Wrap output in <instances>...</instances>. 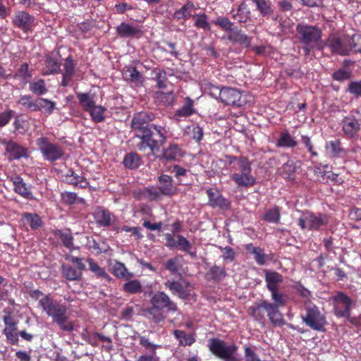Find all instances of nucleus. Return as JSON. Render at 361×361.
<instances>
[{"mask_svg":"<svg viewBox=\"0 0 361 361\" xmlns=\"http://www.w3.org/2000/svg\"><path fill=\"white\" fill-rule=\"evenodd\" d=\"M173 335L178 341L179 345L183 346H190L195 341L194 334H186L185 331L182 330H174Z\"/></svg>","mask_w":361,"mask_h":361,"instance_id":"obj_30","label":"nucleus"},{"mask_svg":"<svg viewBox=\"0 0 361 361\" xmlns=\"http://www.w3.org/2000/svg\"><path fill=\"white\" fill-rule=\"evenodd\" d=\"M226 276L227 273L225 267H220L215 264L211 267L209 271L205 274V279L208 281L218 283L224 279Z\"/></svg>","mask_w":361,"mask_h":361,"instance_id":"obj_20","label":"nucleus"},{"mask_svg":"<svg viewBox=\"0 0 361 361\" xmlns=\"http://www.w3.org/2000/svg\"><path fill=\"white\" fill-rule=\"evenodd\" d=\"M278 145L280 147H294L297 145V142L289 133L282 134L278 140Z\"/></svg>","mask_w":361,"mask_h":361,"instance_id":"obj_47","label":"nucleus"},{"mask_svg":"<svg viewBox=\"0 0 361 361\" xmlns=\"http://www.w3.org/2000/svg\"><path fill=\"white\" fill-rule=\"evenodd\" d=\"M123 290L130 293H137L142 291L140 283L137 280L130 281L123 284Z\"/></svg>","mask_w":361,"mask_h":361,"instance_id":"obj_49","label":"nucleus"},{"mask_svg":"<svg viewBox=\"0 0 361 361\" xmlns=\"http://www.w3.org/2000/svg\"><path fill=\"white\" fill-rule=\"evenodd\" d=\"M150 303L152 307L164 310L166 309L169 312H176L177 306L164 292H157L154 293L150 299Z\"/></svg>","mask_w":361,"mask_h":361,"instance_id":"obj_13","label":"nucleus"},{"mask_svg":"<svg viewBox=\"0 0 361 361\" xmlns=\"http://www.w3.org/2000/svg\"><path fill=\"white\" fill-rule=\"evenodd\" d=\"M87 246L97 254L105 253L109 248L108 244L104 240L97 242L93 238L87 239Z\"/></svg>","mask_w":361,"mask_h":361,"instance_id":"obj_35","label":"nucleus"},{"mask_svg":"<svg viewBox=\"0 0 361 361\" xmlns=\"http://www.w3.org/2000/svg\"><path fill=\"white\" fill-rule=\"evenodd\" d=\"M329 221V216L325 214L313 213L305 211L298 219V225L302 229L309 231H321Z\"/></svg>","mask_w":361,"mask_h":361,"instance_id":"obj_5","label":"nucleus"},{"mask_svg":"<svg viewBox=\"0 0 361 361\" xmlns=\"http://www.w3.org/2000/svg\"><path fill=\"white\" fill-rule=\"evenodd\" d=\"M112 274L117 278L125 279H129L133 276V274L128 271L124 264L117 261L112 267Z\"/></svg>","mask_w":361,"mask_h":361,"instance_id":"obj_37","label":"nucleus"},{"mask_svg":"<svg viewBox=\"0 0 361 361\" xmlns=\"http://www.w3.org/2000/svg\"><path fill=\"white\" fill-rule=\"evenodd\" d=\"M59 52L52 53V56L47 57V75L56 73L60 70V60Z\"/></svg>","mask_w":361,"mask_h":361,"instance_id":"obj_36","label":"nucleus"},{"mask_svg":"<svg viewBox=\"0 0 361 361\" xmlns=\"http://www.w3.org/2000/svg\"><path fill=\"white\" fill-rule=\"evenodd\" d=\"M246 249L254 255V258L258 264L263 265L265 264V255L262 249L259 247H254L252 244L247 245Z\"/></svg>","mask_w":361,"mask_h":361,"instance_id":"obj_41","label":"nucleus"},{"mask_svg":"<svg viewBox=\"0 0 361 361\" xmlns=\"http://www.w3.org/2000/svg\"><path fill=\"white\" fill-rule=\"evenodd\" d=\"M47 314L52 318L53 323L56 324L61 330L66 332L73 331V324L68 322L66 305L58 302L49 295H47Z\"/></svg>","mask_w":361,"mask_h":361,"instance_id":"obj_2","label":"nucleus"},{"mask_svg":"<svg viewBox=\"0 0 361 361\" xmlns=\"http://www.w3.org/2000/svg\"><path fill=\"white\" fill-rule=\"evenodd\" d=\"M154 118L152 113L140 111L134 114L131 120V128L135 132L137 137L156 135L149 128V123Z\"/></svg>","mask_w":361,"mask_h":361,"instance_id":"obj_6","label":"nucleus"},{"mask_svg":"<svg viewBox=\"0 0 361 361\" xmlns=\"http://www.w3.org/2000/svg\"><path fill=\"white\" fill-rule=\"evenodd\" d=\"M207 194L209 197V204L212 207L228 209L230 207V202L221 194L214 192L212 188L207 190Z\"/></svg>","mask_w":361,"mask_h":361,"instance_id":"obj_19","label":"nucleus"},{"mask_svg":"<svg viewBox=\"0 0 361 361\" xmlns=\"http://www.w3.org/2000/svg\"><path fill=\"white\" fill-rule=\"evenodd\" d=\"M61 273L63 276L68 281H80L82 279V271L69 264H62Z\"/></svg>","mask_w":361,"mask_h":361,"instance_id":"obj_27","label":"nucleus"},{"mask_svg":"<svg viewBox=\"0 0 361 361\" xmlns=\"http://www.w3.org/2000/svg\"><path fill=\"white\" fill-rule=\"evenodd\" d=\"M327 46L334 54L346 56L350 52V47L348 44V36L343 38L336 35H330L326 42Z\"/></svg>","mask_w":361,"mask_h":361,"instance_id":"obj_11","label":"nucleus"},{"mask_svg":"<svg viewBox=\"0 0 361 361\" xmlns=\"http://www.w3.org/2000/svg\"><path fill=\"white\" fill-rule=\"evenodd\" d=\"M158 190L161 195L171 197L176 192V188L173 184L172 178L166 174H162L158 177Z\"/></svg>","mask_w":361,"mask_h":361,"instance_id":"obj_16","label":"nucleus"},{"mask_svg":"<svg viewBox=\"0 0 361 361\" xmlns=\"http://www.w3.org/2000/svg\"><path fill=\"white\" fill-rule=\"evenodd\" d=\"M194 8V4L192 2H188L174 13L173 18L176 20H187L191 16V11Z\"/></svg>","mask_w":361,"mask_h":361,"instance_id":"obj_38","label":"nucleus"},{"mask_svg":"<svg viewBox=\"0 0 361 361\" xmlns=\"http://www.w3.org/2000/svg\"><path fill=\"white\" fill-rule=\"evenodd\" d=\"M306 314L302 315V322L310 329L319 332H325L327 324L326 317L313 304L305 307Z\"/></svg>","mask_w":361,"mask_h":361,"instance_id":"obj_4","label":"nucleus"},{"mask_svg":"<svg viewBox=\"0 0 361 361\" xmlns=\"http://www.w3.org/2000/svg\"><path fill=\"white\" fill-rule=\"evenodd\" d=\"M177 238V246H178L181 250L188 253L192 258L196 257V253L190 251L192 247L190 243L183 235H178Z\"/></svg>","mask_w":361,"mask_h":361,"instance_id":"obj_42","label":"nucleus"},{"mask_svg":"<svg viewBox=\"0 0 361 361\" xmlns=\"http://www.w3.org/2000/svg\"><path fill=\"white\" fill-rule=\"evenodd\" d=\"M61 196L63 202L68 205L76 203L78 200L77 194L72 192H63Z\"/></svg>","mask_w":361,"mask_h":361,"instance_id":"obj_62","label":"nucleus"},{"mask_svg":"<svg viewBox=\"0 0 361 361\" xmlns=\"http://www.w3.org/2000/svg\"><path fill=\"white\" fill-rule=\"evenodd\" d=\"M227 39L232 43H236L241 47L248 48L251 44V37L244 34L241 30L235 27L231 33H228Z\"/></svg>","mask_w":361,"mask_h":361,"instance_id":"obj_17","label":"nucleus"},{"mask_svg":"<svg viewBox=\"0 0 361 361\" xmlns=\"http://www.w3.org/2000/svg\"><path fill=\"white\" fill-rule=\"evenodd\" d=\"M280 209L279 207H275L272 209L268 210L264 216V220L269 223L277 224L280 220Z\"/></svg>","mask_w":361,"mask_h":361,"instance_id":"obj_43","label":"nucleus"},{"mask_svg":"<svg viewBox=\"0 0 361 361\" xmlns=\"http://www.w3.org/2000/svg\"><path fill=\"white\" fill-rule=\"evenodd\" d=\"M142 195L144 197L149 200H158L161 198V193L159 190H154L153 188H145V190L142 192Z\"/></svg>","mask_w":361,"mask_h":361,"instance_id":"obj_59","label":"nucleus"},{"mask_svg":"<svg viewBox=\"0 0 361 361\" xmlns=\"http://www.w3.org/2000/svg\"><path fill=\"white\" fill-rule=\"evenodd\" d=\"M237 164L238 166V169L240 171V173L251 172V164L247 157L243 156L238 157Z\"/></svg>","mask_w":361,"mask_h":361,"instance_id":"obj_56","label":"nucleus"},{"mask_svg":"<svg viewBox=\"0 0 361 361\" xmlns=\"http://www.w3.org/2000/svg\"><path fill=\"white\" fill-rule=\"evenodd\" d=\"M117 35L122 38H139L143 35V32L139 25L121 23L116 27Z\"/></svg>","mask_w":361,"mask_h":361,"instance_id":"obj_14","label":"nucleus"},{"mask_svg":"<svg viewBox=\"0 0 361 361\" xmlns=\"http://www.w3.org/2000/svg\"><path fill=\"white\" fill-rule=\"evenodd\" d=\"M90 266V269L97 276L103 277L106 281H110L109 276L106 274L104 269L99 266L98 264L94 262L92 259H89L87 260Z\"/></svg>","mask_w":361,"mask_h":361,"instance_id":"obj_44","label":"nucleus"},{"mask_svg":"<svg viewBox=\"0 0 361 361\" xmlns=\"http://www.w3.org/2000/svg\"><path fill=\"white\" fill-rule=\"evenodd\" d=\"M298 163L299 162L295 161L293 159H288L287 162L283 165V172L286 173L288 176H290L295 173L298 169H299L300 166L297 165Z\"/></svg>","mask_w":361,"mask_h":361,"instance_id":"obj_52","label":"nucleus"},{"mask_svg":"<svg viewBox=\"0 0 361 361\" xmlns=\"http://www.w3.org/2000/svg\"><path fill=\"white\" fill-rule=\"evenodd\" d=\"M332 78L340 82L347 80L351 78V73L344 69H339L332 74Z\"/></svg>","mask_w":361,"mask_h":361,"instance_id":"obj_61","label":"nucleus"},{"mask_svg":"<svg viewBox=\"0 0 361 361\" xmlns=\"http://www.w3.org/2000/svg\"><path fill=\"white\" fill-rule=\"evenodd\" d=\"M231 179L238 185L239 187H250L255 185L256 183L255 178L249 173H234L231 176Z\"/></svg>","mask_w":361,"mask_h":361,"instance_id":"obj_21","label":"nucleus"},{"mask_svg":"<svg viewBox=\"0 0 361 361\" xmlns=\"http://www.w3.org/2000/svg\"><path fill=\"white\" fill-rule=\"evenodd\" d=\"M347 91L356 98L361 97V85L359 80L350 82Z\"/></svg>","mask_w":361,"mask_h":361,"instance_id":"obj_60","label":"nucleus"},{"mask_svg":"<svg viewBox=\"0 0 361 361\" xmlns=\"http://www.w3.org/2000/svg\"><path fill=\"white\" fill-rule=\"evenodd\" d=\"M264 279L267 283V288L269 291H274L279 289V284L283 281V276L279 273L274 271L264 270Z\"/></svg>","mask_w":361,"mask_h":361,"instance_id":"obj_18","label":"nucleus"},{"mask_svg":"<svg viewBox=\"0 0 361 361\" xmlns=\"http://www.w3.org/2000/svg\"><path fill=\"white\" fill-rule=\"evenodd\" d=\"M193 103V100L190 97H186L185 104L176 111L174 116L188 117L192 115L195 112L192 108Z\"/></svg>","mask_w":361,"mask_h":361,"instance_id":"obj_40","label":"nucleus"},{"mask_svg":"<svg viewBox=\"0 0 361 361\" xmlns=\"http://www.w3.org/2000/svg\"><path fill=\"white\" fill-rule=\"evenodd\" d=\"M348 44L350 47V51L361 53V35H353L351 37L348 36Z\"/></svg>","mask_w":361,"mask_h":361,"instance_id":"obj_51","label":"nucleus"},{"mask_svg":"<svg viewBox=\"0 0 361 361\" xmlns=\"http://www.w3.org/2000/svg\"><path fill=\"white\" fill-rule=\"evenodd\" d=\"M63 154L62 149L56 145L47 142V159L54 161L60 159Z\"/></svg>","mask_w":361,"mask_h":361,"instance_id":"obj_33","label":"nucleus"},{"mask_svg":"<svg viewBox=\"0 0 361 361\" xmlns=\"http://www.w3.org/2000/svg\"><path fill=\"white\" fill-rule=\"evenodd\" d=\"M343 131L346 137H355L360 130V124L354 116H346L342 121Z\"/></svg>","mask_w":361,"mask_h":361,"instance_id":"obj_15","label":"nucleus"},{"mask_svg":"<svg viewBox=\"0 0 361 361\" xmlns=\"http://www.w3.org/2000/svg\"><path fill=\"white\" fill-rule=\"evenodd\" d=\"M24 217L32 229H36L41 225L40 218L37 214H25Z\"/></svg>","mask_w":361,"mask_h":361,"instance_id":"obj_58","label":"nucleus"},{"mask_svg":"<svg viewBox=\"0 0 361 361\" xmlns=\"http://www.w3.org/2000/svg\"><path fill=\"white\" fill-rule=\"evenodd\" d=\"M208 342V348L212 353L224 361L234 356L238 349L236 345H227L224 341L219 338H212Z\"/></svg>","mask_w":361,"mask_h":361,"instance_id":"obj_9","label":"nucleus"},{"mask_svg":"<svg viewBox=\"0 0 361 361\" xmlns=\"http://www.w3.org/2000/svg\"><path fill=\"white\" fill-rule=\"evenodd\" d=\"M154 80L157 81V86L159 89H163L166 87L167 76L164 71H159L155 75Z\"/></svg>","mask_w":361,"mask_h":361,"instance_id":"obj_63","label":"nucleus"},{"mask_svg":"<svg viewBox=\"0 0 361 361\" xmlns=\"http://www.w3.org/2000/svg\"><path fill=\"white\" fill-rule=\"evenodd\" d=\"M123 164L130 169H135L141 165V158L135 152H130L125 155Z\"/></svg>","mask_w":361,"mask_h":361,"instance_id":"obj_31","label":"nucleus"},{"mask_svg":"<svg viewBox=\"0 0 361 361\" xmlns=\"http://www.w3.org/2000/svg\"><path fill=\"white\" fill-rule=\"evenodd\" d=\"M96 222L101 226H109L111 224V214L104 209H97L94 213Z\"/></svg>","mask_w":361,"mask_h":361,"instance_id":"obj_34","label":"nucleus"},{"mask_svg":"<svg viewBox=\"0 0 361 361\" xmlns=\"http://www.w3.org/2000/svg\"><path fill=\"white\" fill-rule=\"evenodd\" d=\"M32 17L25 11H18L13 17V22L16 26L27 31L32 21Z\"/></svg>","mask_w":361,"mask_h":361,"instance_id":"obj_22","label":"nucleus"},{"mask_svg":"<svg viewBox=\"0 0 361 361\" xmlns=\"http://www.w3.org/2000/svg\"><path fill=\"white\" fill-rule=\"evenodd\" d=\"M183 157L181 149L176 145H170L164 151L163 158L166 161H176Z\"/></svg>","mask_w":361,"mask_h":361,"instance_id":"obj_32","label":"nucleus"},{"mask_svg":"<svg viewBox=\"0 0 361 361\" xmlns=\"http://www.w3.org/2000/svg\"><path fill=\"white\" fill-rule=\"evenodd\" d=\"M30 90L36 94H42L45 91V85L43 80L39 79L37 81H33L30 84Z\"/></svg>","mask_w":361,"mask_h":361,"instance_id":"obj_53","label":"nucleus"},{"mask_svg":"<svg viewBox=\"0 0 361 361\" xmlns=\"http://www.w3.org/2000/svg\"><path fill=\"white\" fill-rule=\"evenodd\" d=\"M140 338V344L143 346L146 350H147L150 354L149 355H155V351L157 348H159V345L154 344L149 341V340L142 336H139Z\"/></svg>","mask_w":361,"mask_h":361,"instance_id":"obj_50","label":"nucleus"},{"mask_svg":"<svg viewBox=\"0 0 361 361\" xmlns=\"http://www.w3.org/2000/svg\"><path fill=\"white\" fill-rule=\"evenodd\" d=\"M330 148L331 152L334 157L338 156L341 152L343 151V148L341 147V141L340 140H335L329 142L326 145V148Z\"/></svg>","mask_w":361,"mask_h":361,"instance_id":"obj_64","label":"nucleus"},{"mask_svg":"<svg viewBox=\"0 0 361 361\" xmlns=\"http://www.w3.org/2000/svg\"><path fill=\"white\" fill-rule=\"evenodd\" d=\"M4 334L6 336L7 341L11 345H16L18 341V335L17 333V326L10 328H5L4 329Z\"/></svg>","mask_w":361,"mask_h":361,"instance_id":"obj_46","label":"nucleus"},{"mask_svg":"<svg viewBox=\"0 0 361 361\" xmlns=\"http://www.w3.org/2000/svg\"><path fill=\"white\" fill-rule=\"evenodd\" d=\"M331 300L335 315L337 317L347 318L349 322L354 324V319L350 317L352 300L342 291L336 292L331 296Z\"/></svg>","mask_w":361,"mask_h":361,"instance_id":"obj_7","label":"nucleus"},{"mask_svg":"<svg viewBox=\"0 0 361 361\" xmlns=\"http://www.w3.org/2000/svg\"><path fill=\"white\" fill-rule=\"evenodd\" d=\"M214 23L216 25L221 27L225 31L229 32V33H231L232 30L235 29V27H233V23L228 18L226 17L218 18L216 20L214 21Z\"/></svg>","mask_w":361,"mask_h":361,"instance_id":"obj_48","label":"nucleus"},{"mask_svg":"<svg viewBox=\"0 0 361 361\" xmlns=\"http://www.w3.org/2000/svg\"><path fill=\"white\" fill-rule=\"evenodd\" d=\"M18 103L30 111H37L44 107L45 100L38 99L34 102L31 100L30 96L24 95L20 97Z\"/></svg>","mask_w":361,"mask_h":361,"instance_id":"obj_25","label":"nucleus"},{"mask_svg":"<svg viewBox=\"0 0 361 361\" xmlns=\"http://www.w3.org/2000/svg\"><path fill=\"white\" fill-rule=\"evenodd\" d=\"M105 110H106V109L102 107V106H96L95 105L90 111L92 119L96 123H99V122L103 121L104 120L103 114Z\"/></svg>","mask_w":361,"mask_h":361,"instance_id":"obj_45","label":"nucleus"},{"mask_svg":"<svg viewBox=\"0 0 361 361\" xmlns=\"http://www.w3.org/2000/svg\"><path fill=\"white\" fill-rule=\"evenodd\" d=\"M154 129L156 130V135H147L146 137H140L141 142L137 144V148L140 150H145L149 147L152 153L159 150V147L165 141L166 137L161 132V128L155 125L153 126Z\"/></svg>","mask_w":361,"mask_h":361,"instance_id":"obj_10","label":"nucleus"},{"mask_svg":"<svg viewBox=\"0 0 361 361\" xmlns=\"http://www.w3.org/2000/svg\"><path fill=\"white\" fill-rule=\"evenodd\" d=\"M9 180L13 184L16 192L26 198L31 197L32 194L21 177L13 176L10 177Z\"/></svg>","mask_w":361,"mask_h":361,"instance_id":"obj_23","label":"nucleus"},{"mask_svg":"<svg viewBox=\"0 0 361 361\" xmlns=\"http://www.w3.org/2000/svg\"><path fill=\"white\" fill-rule=\"evenodd\" d=\"M161 310L151 307L147 309L146 312L152 316V319L154 323L159 324L164 320V316L161 312Z\"/></svg>","mask_w":361,"mask_h":361,"instance_id":"obj_57","label":"nucleus"},{"mask_svg":"<svg viewBox=\"0 0 361 361\" xmlns=\"http://www.w3.org/2000/svg\"><path fill=\"white\" fill-rule=\"evenodd\" d=\"M213 88L216 92H212V96L215 98L219 97L222 103L237 107L243 106L245 104V101L242 99L241 92L238 90L228 87L221 89L218 87Z\"/></svg>","mask_w":361,"mask_h":361,"instance_id":"obj_8","label":"nucleus"},{"mask_svg":"<svg viewBox=\"0 0 361 361\" xmlns=\"http://www.w3.org/2000/svg\"><path fill=\"white\" fill-rule=\"evenodd\" d=\"M164 285L171 292L177 295L180 298L187 300L190 295L192 285L190 282L185 280L182 281H167Z\"/></svg>","mask_w":361,"mask_h":361,"instance_id":"obj_12","label":"nucleus"},{"mask_svg":"<svg viewBox=\"0 0 361 361\" xmlns=\"http://www.w3.org/2000/svg\"><path fill=\"white\" fill-rule=\"evenodd\" d=\"M6 151L13 159H18L26 157V149L14 142H9L6 144Z\"/></svg>","mask_w":361,"mask_h":361,"instance_id":"obj_24","label":"nucleus"},{"mask_svg":"<svg viewBox=\"0 0 361 361\" xmlns=\"http://www.w3.org/2000/svg\"><path fill=\"white\" fill-rule=\"evenodd\" d=\"M123 78L130 82L136 85L142 83V75L137 70L135 67H126L123 72Z\"/></svg>","mask_w":361,"mask_h":361,"instance_id":"obj_26","label":"nucleus"},{"mask_svg":"<svg viewBox=\"0 0 361 361\" xmlns=\"http://www.w3.org/2000/svg\"><path fill=\"white\" fill-rule=\"evenodd\" d=\"M13 77L15 78L23 79L26 82L31 77V75L28 71V65L27 63L22 64Z\"/></svg>","mask_w":361,"mask_h":361,"instance_id":"obj_55","label":"nucleus"},{"mask_svg":"<svg viewBox=\"0 0 361 361\" xmlns=\"http://www.w3.org/2000/svg\"><path fill=\"white\" fill-rule=\"evenodd\" d=\"M197 20L195 25L199 28H202L204 30L209 31L211 30V25L207 21V16L204 13L197 15Z\"/></svg>","mask_w":361,"mask_h":361,"instance_id":"obj_54","label":"nucleus"},{"mask_svg":"<svg viewBox=\"0 0 361 361\" xmlns=\"http://www.w3.org/2000/svg\"><path fill=\"white\" fill-rule=\"evenodd\" d=\"M250 11L245 1H242L238 7L237 13L233 15V18L239 23H246L250 19Z\"/></svg>","mask_w":361,"mask_h":361,"instance_id":"obj_28","label":"nucleus"},{"mask_svg":"<svg viewBox=\"0 0 361 361\" xmlns=\"http://www.w3.org/2000/svg\"><path fill=\"white\" fill-rule=\"evenodd\" d=\"M77 97L79 104L85 111H90V109L95 106V102L92 97L88 93H77Z\"/></svg>","mask_w":361,"mask_h":361,"instance_id":"obj_39","label":"nucleus"},{"mask_svg":"<svg viewBox=\"0 0 361 361\" xmlns=\"http://www.w3.org/2000/svg\"><path fill=\"white\" fill-rule=\"evenodd\" d=\"M270 292L274 302H269L263 299L257 300L248 308V314L255 321L262 322L264 319V314L262 312V310H264L270 322L274 326H282L285 324V322L279 308L285 305L286 300L284 295L280 293L279 289Z\"/></svg>","mask_w":361,"mask_h":361,"instance_id":"obj_1","label":"nucleus"},{"mask_svg":"<svg viewBox=\"0 0 361 361\" xmlns=\"http://www.w3.org/2000/svg\"><path fill=\"white\" fill-rule=\"evenodd\" d=\"M257 11L263 17L270 16L274 13L272 4L269 0H252Z\"/></svg>","mask_w":361,"mask_h":361,"instance_id":"obj_29","label":"nucleus"},{"mask_svg":"<svg viewBox=\"0 0 361 361\" xmlns=\"http://www.w3.org/2000/svg\"><path fill=\"white\" fill-rule=\"evenodd\" d=\"M296 31L300 41L305 44L304 49L305 54H310L312 44L317 43L321 40L322 30L317 26H312L305 24H298L296 27Z\"/></svg>","mask_w":361,"mask_h":361,"instance_id":"obj_3","label":"nucleus"}]
</instances>
